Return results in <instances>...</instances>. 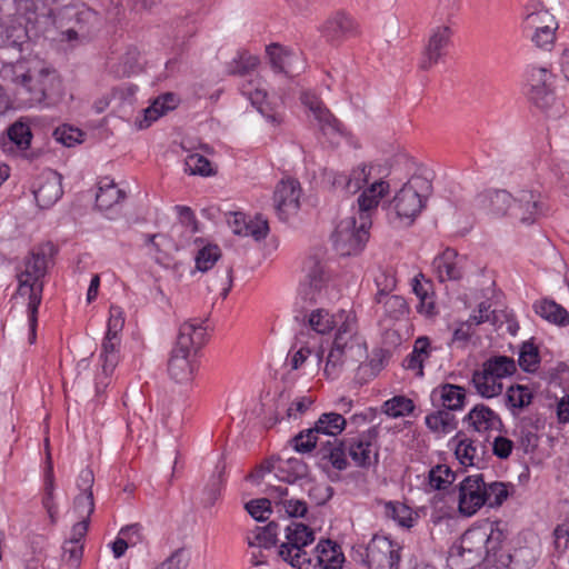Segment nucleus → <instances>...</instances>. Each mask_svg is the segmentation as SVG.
<instances>
[{"instance_id": "obj_26", "label": "nucleus", "mask_w": 569, "mask_h": 569, "mask_svg": "<svg viewBox=\"0 0 569 569\" xmlns=\"http://www.w3.org/2000/svg\"><path fill=\"white\" fill-rule=\"evenodd\" d=\"M240 91L272 126L277 127L282 122V116L273 111L269 104L266 103L267 92L259 87V81L249 80L243 82L240 87Z\"/></svg>"}, {"instance_id": "obj_59", "label": "nucleus", "mask_w": 569, "mask_h": 569, "mask_svg": "<svg viewBox=\"0 0 569 569\" xmlns=\"http://www.w3.org/2000/svg\"><path fill=\"white\" fill-rule=\"evenodd\" d=\"M184 171L191 176H210L213 173L210 161L202 154L192 153L184 160Z\"/></svg>"}, {"instance_id": "obj_33", "label": "nucleus", "mask_w": 569, "mask_h": 569, "mask_svg": "<svg viewBox=\"0 0 569 569\" xmlns=\"http://www.w3.org/2000/svg\"><path fill=\"white\" fill-rule=\"evenodd\" d=\"M119 349L120 337L106 335L102 340L100 353L103 379L98 376V385H106L104 380L113 372L114 368L117 367L120 359Z\"/></svg>"}, {"instance_id": "obj_43", "label": "nucleus", "mask_w": 569, "mask_h": 569, "mask_svg": "<svg viewBox=\"0 0 569 569\" xmlns=\"http://www.w3.org/2000/svg\"><path fill=\"white\" fill-rule=\"evenodd\" d=\"M483 447L473 440L463 438L458 441L455 455L463 466H479L483 461Z\"/></svg>"}, {"instance_id": "obj_2", "label": "nucleus", "mask_w": 569, "mask_h": 569, "mask_svg": "<svg viewBox=\"0 0 569 569\" xmlns=\"http://www.w3.org/2000/svg\"><path fill=\"white\" fill-rule=\"evenodd\" d=\"M203 321L191 319L180 326L177 342L168 360V373L178 383H188L198 368L197 352L206 341Z\"/></svg>"}, {"instance_id": "obj_1", "label": "nucleus", "mask_w": 569, "mask_h": 569, "mask_svg": "<svg viewBox=\"0 0 569 569\" xmlns=\"http://www.w3.org/2000/svg\"><path fill=\"white\" fill-rule=\"evenodd\" d=\"M340 319L343 322L338 327L323 368L325 376L331 380L367 359V348L358 333L356 313H341Z\"/></svg>"}, {"instance_id": "obj_61", "label": "nucleus", "mask_w": 569, "mask_h": 569, "mask_svg": "<svg viewBox=\"0 0 569 569\" xmlns=\"http://www.w3.org/2000/svg\"><path fill=\"white\" fill-rule=\"evenodd\" d=\"M221 251L218 246H206L200 249L196 256V267L198 270L204 272L213 267L220 258Z\"/></svg>"}, {"instance_id": "obj_20", "label": "nucleus", "mask_w": 569, "mask_h": 569, "mask_svg": "<svg viewBox=\"0 0 569 569\" xmlns=\"http://www.w3.org/2000/svg\"><path fill=\"white\" fill-rule=\"evenodd\" d=\"M320 32L328 42L340 43L358 33V23L349 14L338 11L323 22Z\"/></svg>"}, {"instance_id": "obj_48", "label": "nucleus", "mask_w": 569, "mask_h": 569, "mask_svg": "<svg viewBox=\"0 0 569 569\" xmlns=\"http://www.w3.org/2000/svg\"><path fill=\"white\" fill-rule=\"evenodd\" d=\"M278 523L271 521L264 527H257L252 537H248V543L251 547L271 548L277 543Z\"/></svg>"}, {"instance_id": "obj_44", "label": "nucleus", "mask_w": 569, "mask_h": 569, "mask_svg": "<svg viewBox=\"0 0 569 569\" xmlns=\"http://www.w3.org/2000/svg\"><path fill=\"white\" fill-rule=\"evenodd\" d=\"M532 399L533 395L527 386L515 385L509 387L506 392V405L515 416L528 407Z\"/></svg>"}, {"instance_id": "obj_41", "label": "nucleus", "mask_w": 569, "mask_h": 569, "mask_svg": "<svg viewBox=\"0 0 569 569\" xmlns=\"http://www.w3.org/2000/svg\"><path fill=\"white\" fill-rule=\"evenodd\" d=\"M542 173L539 174L540 184L559 186L562 189H569V171L565 162L551 161L541 168Z\"/></svg>"}, {"instance_id": "obj_53", "label": "nucleus", "mask_w": 569, "mask_h": 569, "mask_svg": "<svg viewBox=\"0 0 569 569\" xmlns=\"http://www.w3.org/2000/svg\"><path fill=\"white\" fill-rule=\"evenodd\" d=\"M482 367L500 380L511 376L516 371L515 360L507 356L492 357L485 361Z\"/></svg>"}, {"instance_id": "obj_7", "label": "nucleus", "mask_w": 569, "mask_h": 569, "mask_svg": "<svg viewBox=\"0 0 569 569\" xmlns=\"http://www.w3.org/2000/svg\"><path fill=\"white\" fill-rule=\"evenodd\" d=\"M315 541V532L305 523L291 522L286 528V542L279 548V556L291 567L307 569L311 558L305 547Z\"/></svg>"}, {"instance_id": "obj_37", "label": "nucleus", "mask_w": 569, "mask_h": 569, "mask_svg": "<svg viewBox=\"0 0 569 569\" xmlns=\"http://www.w3.org/2000/svg\"><path fill=\"white\" fill-rule=\"evenodd\" d=\"M533 309L537 315L550 323L559 327L569 325V312L561 305L549 298L536 301Z\"/></svg>"}, {"instance_id": "obj_28", "label": "nucleus", "mask_w": 569, "mask_h": 569, "mask_svg": "<svg viewBox=\"0 0 569 569\" xmlns=\"http://www.w3.org/2000/svg\"><path fill=\"white\" fill-rule=\"evenodd\" d=\"M305 271L306 277L305 282L301 284V292L305 299L315 301L316 295L321 291L326 283L323 266L317 258L310 257L305 262Z\"/></svg>"}, {"instance_id": "obj_11", "label": "nucleus", "mask_w": 569, "mask_h": 569, "mask_svg": "<svg viewBox=\"0 0 569 569\" xmlns=\"http://www.w3.org/2000/svg\"><path fill=\"white\" fill-rule=\"evenodd\" d=\"M503 540V533L497 525L487 522L485 525L468 529L461 538L462 549L471 550L475 555L487 557L495 552Z\"/></svg>"}, {"instance_id": "obj_22", "label": "nucleus", "mask_w": 569, "mask_h": 569, "mask_svg": "<svg viewBox=\"0 0 569 569\" xmlns=\"http://www.w3.org/2000/svg\"><path fill=\"white\" fill-rule=\"evenodd\" d=\"M466 258L452 249L447 248L438 254L432 262L433 269L440 282L457 281L463 277Z\"/></svg>"}, {"instance_id": "obj_32", "label": "nucleus", "mask_w": 569, "mask_h": 569, "mask_svg": "<svg viewBox=\"0 0 569 569\" xmlns=\"http://www.w3.org/2000/svg\"><path fill=\"white\" fill-rule=\"evenodd\" d=\"M348 446V439L333 438L320 442L319 453L322 460H327L335 469L342 471L349 466L347 459Z\"/></svg>"}, {"instance_id": "obj_58", "label": "nucleus", "mask_w": 569, "mask_h": 569, "mask_svg": "<svg viewBox=\"0 0 569 569\" xmlns=\"http://www.w3.org/2000/svg\"><path fill=\"white\" fill-rule=\"evenodd\" d=\"M415 409L412 400L406 397H395L383 403V412L392 418L403 417Z\"/></svg>"}, {"instance_id": "obj_27", "label": "nucleus", "mask_w": 569, "mask_h": 569, "mask_svg": "<svg viewBox=\"0 0 569 569\" xmlns=\"http://www.w3.org/2000/svg\"><path fill=\"white\" fill-rule=\"evenodd\" d=\"M389 183L383 180L373 182L358 197L357 218L367 217L372 222V212L377 210L380 200L388 193Z\"/></svg>"}, {"instance_id": "obj_49", "label": "nucleus", "mask_w": 569, "mask_h": 569, "mask_svg": "<svg viewBox=\"0 0 569 569\" xmlns=\"http://www.w3.org/2000/svg\"><path fill=\"white\" fill-rule=\"evenodd\" d=\"M555 17L546 9H536L527 12L522 21V30L525 33H532L545 29L546 26L552 24Z\"/></svg>"}, {"instance_id": "obj_24", "label": "nucleus", "mask_w": 569, "mask_h": 569, "mask_svg": "<svg viewBox=\"0 0 569 569\" xmlns=\"http://www.w3.org/2000/svg\"><path fill=\"white\" fill-rule=\"evenodd\" d=\"M174 210L178 214V222L171 227L170 237L177 241V246L184 247L198 232V221L190 207L176 206Z\"/></svg>"}, {"instance_id": "obj_35", "label": "nucleus", "mask_w": 569, "mask_h": 569, "mask_svg": "<svg viewBox=\"0 0 569 569\" xmlns=\"http://www.w3.org/2000/svg\"><path fill=\"white\" fill-rule=\"evenodd\" d=\"M317 563L322 569H340L345 561V556L340 546L330 539L320 540L316 546Z\"/></svg>"}, {"instance_id": "obj_52", "label": "nucleus", "mask_w": 569, "mask_h": 569, "mask_svg": "<svg viewBox=\"0 0 569 569\" xmlns=\"http://www.w3.org/2000/svg\"><path fill=\"white\" fill-rule=\"evenodd\" d=\"M259 64V58L248 52H239L229 63L227 71L232 76H247Z\"/></svg>"}, {"instance_id": "obj_18", "label": "nucleus", "mask_w": 569, "mask_h": 569, "mask_svg": "<svg viewBox=\"0 0 569 569\" xmlns=\"http://www.w3.org/2000/svg\"><path fill=\"white\" fill-rule=\"evenodd\" d=\"M451 34L452 31L447 26H438L431 30L419 61L421 70H430L447 54Z\"/></svg>"}, {"instance_id": "obj_38", "label": "nucleus", "mask_w": 569, "mask_h": 569, "mask_svg": "<svg viewBox=\"0 0 569 569\" xmlns=\"http://www.w3.org/2000/svg\"><path fill=\"white\" fill-rule=\"evenodd\" d=\"M267 54L269 57L271 68L276 73H283L288 77L293 74V62L298 60L296 54L276 43L270 44L267 48Z\"/></svg>"}, {"instance_id": "obj_9", "label": "nucleus", "mask_w": 569, "mask_h": 569, "mask_svg": "<svg viewBox=\"0 0 569 569\" xmlns=\"http://www.w3.org/2000/svg\"><path fill=\"white\" fill-rule=\"evenodd\" d=\"M60 87V80L54 69L41 67L29 71L26 82H23L22 103L27 107H33L46 101Z\"/></svg>"}, {"instance_id": "obj_8", "label": "nucleus", "mask_w": 569, "mask_h": 569, "mask_svg": "<svg viewBox=\"0 0 569 569\" xmlns=\"http://www.w3.org/2000/svg\"><path fill=\"white\" fill-rule=\"evenodd\" d=\"M347 425L346 418L341 413H322L312 428L300 431L291 439L293 449L301 453L310 452L316 448L319 441V435L336 438L340 435Z\"/></svg>"}, {"instance_id": "obj_21", "label": "nucleus", "mask_w": 569, "mask_h": 569, "mask_svg": "<svg viewBox=\"0 0 569 569\" xmlns=\"http://www.w3.org/2000/svg\"><path fill=\"white\" fill-rule=\"evenodd\" d=\"M87 532V525L84 522H76L71 528L69 537L62 543L61 561L70 569H79L81 566L83 541Z\"/></svg>"}, {"instance_id": "obj_64", "label": "nucleus", "mask_w": 569, "mask_h": 569, "mask_svg": "<svg viewBox=\"0 0 569 569\" xmlns=\"http://www.w3.org/2000/svg\"><path fill=\"white\" fill-rule=\"evenodd\" d=\"M557 28L558 23L557 21H553L552 24L546 26L545 29H541L540 31L529 33V36L537 47L547 48L553 43Z\"/></svg>"}, {"instance_id": "obj_25", "label": "nucleus", "mask_w": 569, "mask_h": 569, "mask_svg": "<svg viewBox=\"0 0 569 569\" xmlns=\"http://www.w3.org/2000/svg\"><path fill=\"white\" fill-rule=\"evenodd\" d=\"M463 421L477 432L501 431L503 428L499 415L483 403L476 405Z\"/></svg>"}, {"instance_id": "obj_12", "label": "nucleus", "mask_w": 569, "mask_h": 569, "mask_svg": "<svg viewBox=\"0 0 569 569\" xmlns=\"http://www.w3.org/2000/svg\"><path fill=\"white\" fill-rule=\"evenodd\" d=\"M402 547L385 536H373L366 548L369 569H399Z\"/></svg>"}, {"instance_id": "obj_36", "label": "nucleus", "mask_w": 569, "mask_h": 569, "mask_svg": "<svg viewBox=\"0 0 569 569\" xmlns=\"http://www.w3.org/2000/svg\"><path fill=\"white\" fill-rule=\"evenodd\" d=\"M373 301L381 306L383 316L390 320H400L409 313V306L401 296L377 292Z\"/></svg>"}, {"instance_id": "obj_30", "label": "nucleus", "mask_w": 569, "mask_h": 569, "mask_svg": "<svg viewBox=\"0 0 569 569\" xmlns=\"http://www.w3.org/2000/svg\"><path fill=\"white\" fill-rule=\"evenodd\" d=\"M411 286L413 293L419 299V303L416 307L417 311L426 317L437 315L432 282L426 280L422 273H418L413 277Z\"/></svg>"}, {"instance_id": "obj_46", "label": "nucleus", "mask_w": 569, "mask_h": 569, "mask_svg": "<svg viewBox=\"0 0 569 569\" xmlns=\"http://www.w3.org/2000/svg\"><path fill=\"white\" fill-rule=\"evenodd\" d=\"M427 427L432 432L450 433L457 428V420L448 410H438L428 415L425 419Z\"/></svg>"}, {"instance_id": "obj_42", "label": "nucleus", "mask_w": 569, "mask_h": 569, "mask_svg": "<svg viewBox=\"0 0 569 569\" xmlns=\"http://www.w3.org/2000/svg\"><path fill=\"white\" fill-rule=\"evenodd\" d=\"M472 383L477 392L485 398L496 397L502 391L501 380L496 378L483 367L481 370L473 372Z\"/></svg>"}, {"instance_id": "obj_19", "label": "nucleus", "mask_w": 569, "mask_h": 569, "mask_svg": "<svg viewBox=\"0 0 569 569\" xmlns=\"http://www.w3.org/2000/svg\"><path fill=\"white\" fill-rule=\"evenodd\" d=\"M377 431L369 430L367 433L348 439V455L359 468H370L378 463V451L375 446Z\"/></svg>"}, {"instance_id": "obj_17", "label": "nucleus", "mask_w": 569, "mask_h": 569, "mask_svg": "<svg viewBox=\"0 0 569 569\" xmlns=\"http://www.w3.org/2000/svg\"><path fill=\"white\" fill-rule=\"evenodd\" d=\"M301 102L311 112L323 136L335 138L342 134L341 122L330 112L322 100L311 92L301 94Z\"/></svg>"}, {"instance_id": "obj_40", "label": "nucleus", "mask_w": 569, "mask_h": 569, "mask_svg": "<svg viewBox=\"0 0 569 569\" xmlns=\"http://www.w3.org/2000/svg\"><path fill=\"white\" fill-rule=\"evenodd\" d=\"M341 313H355L353 311L340 310L332 315L326 309L313 310L308 319L309 326L318 333L325 335L332 329H337L343 321L340 319Z\"/></svg>"}, {"instance_id": "obj_56", "label": "nucleus", "mask_w": 569, "mask_h": 569, "mask_svg": "<svg viewBox=\"0 0 569 569\" xmlns=\"http://www.w3.org/2000/svg\"><path fill=\"white\" fill-rule=\"evenodd\" d=\"M73 511L79 518L77 522H84L88 530L90 525V517L94 511L93 493H79L73 500Z\"/></svg>"}, {"instance_id": "obj_10", "label": "nucleus", "mask_w": 569, "mask_h": 569, "mask_svg": "<svg viewBox=\"0 0 569 569\" xmlns=\"http://www.w3.org/2000/svg\"><path fill=\"white\" fill-rule=\"evenodd\" d=\"M527 87L528 99L551 116L556 102L553 73L545 67H531L527 76Z\"/></svg>"}, {"instance_id": "obj_60", "label": "nucleus", "mask_w": 569, "mask_h": 569, "mask_svg": "<svg viewBox=\"0 0 569 569\" xmlns=\"http://www.w3.org/2000/svg\"><path fill=\"white\" fill-rule=\"evenodd\" d=\"M8 137L20 150H26L30 146L32 134L28 124L17 121L8 128Z\"/></svg>"}, {"instance_id": "obj_50", "label": "nucleus", "mask_w": 569, "mask_h": 569, "mask_svg": "<svg viewBox=\"0 0 569 569\" xmlns=\"http://www.w3.org/2000/svg\"><path fill=\"white\" fill-rule=\"evenodd\" d=\"M29 71L30 69L27 68L23 61L4 63L0 70V77L4 81L18 84V94L22 97L23 82H26Z\"/></svg>"}, {"instance_id": "obj_3", "label": "nucleus", "mask_w": 569, "mask_h": 569, "mask_svg": "<svg viewBox=\"0 0 569 569\" xmlns=\"http://www.w3.org/2000/svg\"><path fill=\"white\" fill-rule=\"evenodd\" d=\"M431 182L420 176L410 178L393 196L388 207V219L399 227H409L426 208Z\"/></svg>"}, {"instance_id": "obj_54", "label": "nucleus", "mask_w": 569, "mask_h": 569, "mask_svg": "<svg viewBox=\"0 0 569 569\" xmlns=\"http://www.w3.org/2000/svg\"><path fill=\"white\" fill-rule=\"evenodd\" d=\"M306 470L307 466L301 460L291 458L278 466L276 476L284 482L292 483L303 477Z\"/></svg>"}, {"instance_id": "obj_47", "label": "nucleus", "mask_w": 569, "mask_h": 569, "mask_svg": "<svg viewBox=\"0 0 569 569\" xmlns=\"http://www.w3.org/2000/svg\"><path fill=\"white\" fill-rule=\"evenodd\" d=\"M140 69V51L137 47L130 46L120 56L119 62L114 66V73L118 77H130Z\"/></svg>"}, {"instance_id": "obj_31", "label": "nucleus", "mask_w": 569, "mask_h": 569, "mask_svg": "<svg viewBox=\"0 0 569 569\" xmlns=\"http://www.w3.org/2000/svg\"><path fill=\"white\" fill-rule=\"evenodd\" d=\"M466 391L462 387L445 383L435 388L431 392L432 402L440 403L446 410H460L465 405Z\"/></svg>"}, {"instance_id": "obj_55", "label": "nucleus", "mask_w": 569, "mask_h": 569, "mask_svg": "<svg viewBox=\"0 0 569 569\" xmlns=\"http://www.w3.org/2000/svg\"><path fill=\"white\" fill-rule=\"evenodd\" d=\"M520 368L526 372H536L540 363V355L537 346L532 342H523L518 359Z\"/></svg>"}, {"instance_id": "obj_57", "label": "nucleus", "mask_w": 569, "mask_h": 569, "mask_svg": "<svg viewBox=\"0 0 569 569\" xmlns=\"http://www.w3.org/2000/svg\"><path fill=\"white\" fill-rule=\"evenodd\" d=\"M509 491L506 483L493 481L485 482L486 506L490 508L500 507L508 498Z\"/></svg>"}, {"instance_id": "obj_6", "label": "nucleus", "mask_w": 569, "mask_h": 569, "mask_svg": "<svg viewBox=\"0 0 569 569\" xmlns=\"http://www.w3.org/2000/svg\"><path fill=\"white\" fill-rule=\"evenodd\" d=\"M371 221L356 214L339 221L332 236L335 250L343 257L361 252L369 240Z\"/></svg>"}, {"instance_id": "obj_15", "label": "nucleus", "mask_w": 569, "mask_h": 569, "mask_svg": "<svg viewBox=\"0 0 569 569\" xmlns=\"http://www.w3.org/2000/svg\"><path fill=\"white\" fill-rule=\"evenodd\" d=\"M301 187L296 179H282L273 192V203L280 220L287 221L300 209Z\"/></svg>"}, {"instance_id": "obj_4", "label": "nucleus", "mask_w": 569, "mask_h": 569, "mask_svg": "<svg viewBox=\"0 0 569 569\" xmlns=\"http://www.w3.org/2000/svg\"><path fill=\"white\" fill-rule=\"evenodd\" d=\"M53 22L68 42L88 40L102 23L100 14L84 3L66 6L54 14Z\"/></svg>"}, {"instance_id": "obj_34", "label": "nucleus", "mask_w": 569, "mask_h": 569, "mask_svg": "<svg viewBox=\"0 0 569 569\" xmlns=\"http://www.w3.org/2000/svg\"><path fill=\"white\" fill-rule=\"evenodd\" d=\"M233 232L239 236L252 237L259 241L264 239L269 233V223L261 214H257L254 219L246 221L242 213H234Z\"/></svg>"}, {"instance_id": "obj_5", "label": "nucleus", "mask_w": 569, "mask_h": 569, "mask_svg": "<svg viewBox=\"0 0 569 569\" xmlns=\"http://www.w3.org/2000/svg\"><path fill=\"white\" fill-rule=\"evenodd\" d=\"M57 249L53 243L46 242L34 247L24 260V269L18 273L17 295L28 296L29 300L37 296L41 298L42 282L40 281L47 273L48 261Z\"/></svg>"}, {"instance_id": "obj_39", "label": "nucleus", "mask_w": 569, "mask_h": 569, "mask_svg": "<svg viewBox=\"0 0 569 569\" xmlns=\"http://www.w3.org/2000/svg\"><path fill=\"white\" fill-rule=\"evenodd\" d=\"M126 198V192L118 188L111 180H102L99 182L98 192L96 194V206L102 211L112 209L114 206L122 202Z\"/></svg>"}, {"instance_id": "obj_45", "label": "nucleus", "mask_w": 569, "mask_h": 569, "mask_svg": "<svg viewBox=\"0 0 569 569\" xmlns=\"http://www.w3.org/2000/svg\"><path fill=\"white\" fill-rule=\"evenodd\" d=\"M486 559L471 550L462 549L461 546L452 549L448 562L452 569H473Z\"/></svg>"}, {"instance_id": "obj_14", "label": "nucleus", "mask_w": 569, "mask_h": 569, "mask_svg": "<svg viewBox=\"0 0 569 569\" xmlns=\"http://www.w3.org/2000/svg\"><path fill=\"white\" fill-rule=\"evenodd\" d=\"M370 171L371 167L365 163L357 166L349 173L325 168L322 179L335 190H340L346 194H355L368 182Z\"/></svg>"}, {"instance_id": "obj_16", "label": "nucleus", "mask_w": 569, "mask_h": 569, "mask_svg": "<svg viewBox=\"0 0 569 569\" xmlns=\"http://www.w3.org/2000/svg\"><path fill=\"white\" fill-rule=\"evenodd\" d=\"M541 193L535 190H520L512 197L511 217L521 223L531 224L546 213Z\"/></svg>"}, {"instance_id": "obj_13", "label": "nucleus", "mask_w": 569, "mask_h": 569, "mask_svg": "<svg viewBox=\"0 0 569 569\" xmlns=\"http://www.w3.org/2000/svg\"><path fill=\"white\" fill-rule=\"evenodd\" d=\"M486 506L483 475L467 476L458 486V510L471 517Z\"/></svg>"}, {"instance_id": "obj_62", "label": "nucleus", "mask_w": 569, "mask_h": 569, "mask_svg": "<svg viewBox=\"0 0 569 569\" xmlns=\"http://www.w3.org/2000/svg\"><path fill=\"white\" fill-rule=\"evenodd\" d=\"M244 508L257 521H264L271 513V502L268 498L250 500Z\"/></svg>"}, {"instance_id": "obj_29", "label": "nucleus", "mask_w": 569, "mask_h": 569, "mask_svg": "<svg viewBox=\"0 0 569 569\" xmlns=\"http://www.w3.org/2000/svg\"><path fill=\"white\" fill-rule=\"evenodd\" d=\"M61 176L50 171L34 191V199L40 208H50L62 196Z\"/></svg>"}, {"instance_id": "obj_23", "label": "nucleus", "mask_w": 569, "mask_h": 569, "mask_svg": "<svg viewBox=\"0 0 569 569\" xmlns=\"http://www.w3.org/2000/svg\"><path fill=\"white\" fill-rule=\"evenodd\" d=\"M476 206L493 217L511 216L512 196L506 190H488L478 194Z\"/></svg>"}, {"instance_id": "obj_63", "label": "nucleus", "mask_w": 569, "mask_h": 569, "mask_svg": "<svg viewBox=\"0 0 569 569\" xmlns=\"http://www.w3.org/2000/svg\"><path fill=\"white\" fill-rule=\"evenodd\" d=\"M53 137L63 146L72 147L81 141L82 132L69 126H62L54 130Z\"/></svg>"}, {"instance_id": "obj_51", "label": "nucleus", "mask_w": 569, "mask_h": 569, "mask_svg": "<svg viewBox=\"0 0 569 569\" xmlns=\"http://www.w3.org/2000/svg\"><path fill=\"white\" fill-rule=\"evenodd\" d=\"M456 473L447 465H437L430 469L428 483L433 490H445L453 483Z\"/></svg>"}]
</instances>
